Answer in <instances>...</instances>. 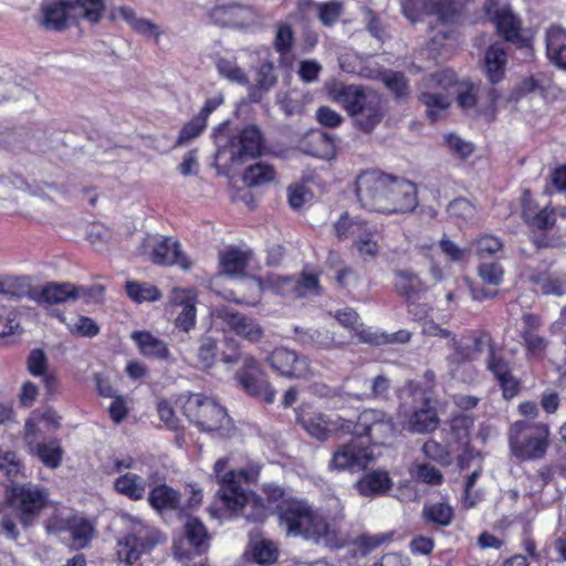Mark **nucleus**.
<instances>
[{
    "instance_id": "obj_1",
    "label": "nucleus",
    "mask_w": 566,
    "mask_h": 566,
    "mask_svg": "<svg viewBox=\"0 0 566 566\" xmlns=\"http://www.w3.org/2000/svg\"><path fill=\"white\" fill-rule=\"evenodd\" d=\"M261 492L275 504L277 524L289 536L318 539L328 532L325 517L306 499L287 492L276 483H263Z\"/></svg>"
},
{
    "instance_id": "obj_2",
    "label": "nucleus",
    "mask_w": 566,
    "mask_h": 566,
    "mask_svg": "<svg viewBox=\"0 0 566 566\" xmlns=\"http://www.w3.org/2000/svg\"><path fill=\"white\" fill-rule=\"evenodd\" d=\"M228 465L227 457L219 458L213 464V476L219 489L208 506V512L220 520L239 516L247 502V492H250L242 484L256 483L260 475L259 469L227 470Z\"/></svg>"
},
{
    "instance_id": "obj_3",
    "label": "nucleus",
    "mask_w": 566,
    "mask_h": 566,
    "mask_svg": "<svg viewBox=\"0 0 566 566\" xmlns=\"http://www.w3.org/2000/svg\"><path fill=\"white\" fill-rule=\"evenodd\" d=\"M329 96L346 111L355 128L363 134H371L387 113L384 96L361 85L335 83L329 88Z\"/></svg>"
},
{
    "instance_id": "obj_4",
    "label": "nucleus",
    "mask_w": 566,
    "mask_h": 566,
    "mask_svg": "<svg viewBox=\"0 0 566 566\" xmlns=\"http://www.w3.org/2000/svg\"><path fill=\"white\" fill-rule=\"evenodd\" d=\"M390 175L378 169L361 171L355 181V193L360 207L370 212L385 214L396 210L407 208L409 205V193L411 190L408 184H401V190L406 191L402 202L388 199Z\"/></svg>"
},
{
    "instance_id": "obj_5",
    "label": "nucleus",
    "mask_w": 566,
    "mask_h": 566,
    "mask_svg": "<svg viewBox=\"0 0 566 566\" xmlns=\"http://www.w3.org/2000/svg\"><path fill=\"white\" fill-rule=\"evenodd\" d=\"M520 207L532 245L537 250L558 247V239L551 233L557 223L556 208L551 202L541 208L528 188L522 190Z\"/></svg>"
},
{
    "instance_id": "obj_6",
    "label": "nucleus",
    "mask_w": 566,
    "mask_h": 566,
    "mask_svg": "<svg viewBox=\"0 0 566 566\" xmlns=\"http://www.w3.org/2000/svg\"><path fill=\"white\" fill-rule=\"evenodd\" d=\"M549 436L547 423L517 420L507 432L510 451L520 461L543 459L549 447Z\"/></svg>"
},
{
    "instance_id": "obj_7",
    "label": "nucleus",
    "mask_w": 566,
    "mask_h": 566,
    "mask_svg": "<svg viewBox=\"0 0 566 566\" xmlns=\"http://www.w3.org/2000/svg\"><path fill=\"white\" fill-rule=\"evenodd\" d=\"M338 422L339 431L354 436L368 450L371 446L385 444L395 432L392 418L379 409H364L356 421L339 418Z\"/></svg>"
},
{
    "instance_id": "obj_8",
    "label": "nucleus",
    "mask_w": 566,
    "mask_h": 566,
    "mask_svg": "<svg viewBox=\"0 0 566 566\" xmlns=\"http://www.w3.org/2000/svg\"><path fill=\"white\" fill-rule=\"evenodd\" d=\"M434 335L448 339V361L452 365H465L475 361L484 353L485 346L493 337L492 333L485 328L467 329L458 335L448 328L434 326Z\"/></svg>"
},
{
    "instance_id": "obj_9",
    "label": "nucleus",
    "mask_w": 566,
    "mask_h": 566,
    "mask_svg": "<svg viewBox=\"0 0 566 566\" xmlns=\"http://www.w3.org/2000/svg\"><path fill=\"white\" fill-rule=\"evenodd\" d=\"M6 502L19 523L29 528L48 506L49 494L44 488L31 483L13 484L6 490Z\"/></svg>"
},
{
    "instance_id": "obj_10",
    "label": "nucleus",
    "mask_w": 566,
    "mask_h": 566,
    "mask_svg": "<svg viewBox=\"0 0 566 566\" xmlns=\"http://www.w3.org/2000/svg\"><path fill=\"white\" fill-rule=\"evenodd\" d=\"M181 409L184 416L201 431L219 432L230 422L227 409L202 392L190 394Z\"/></svg>"
},
{
    "instance_id": "obj_11",
    "label": "nucleus",
    "mask_w": 566,
    "mask_h": 566,
    "mask_svg": "<svg viewBox=\"0 0 566 566\" xmlns=\"http://www.w3.org/2000/svg\"><path fill=\"white\" fill-rule=\"evenodd\" d=\"M482 12L486 21L494 25L495 32L517 49H532V36L523 32L522 20L510 4L502 6L500 0H484Z\"/></svg>"
},
{
    "instance_id": "obj_12",
    "label": "nucleus",
    "mask_w": 566,
    "mask_h": 566,
    "mask_svg": "<svg viewBox=\"0 0 566 566\" xmlns=\"http://www.w3.org/2000/svg\"><path fill=\"white\" fill-rule=\"evenodd\" d=\"M166 542V536L157 527L139 523L132 532L119 537L116 543V556L118 562L133 565L144 554H149L160 544Z\"/></svg>"
},
{
    "instance_id": "obj_13",
    "label": "nucleus",
    "mask_w": 566,
    "mask_h": 566,
    "mask_svg": "<svg viewBox=\"0 0 566 566\" xmlns=\"http://www.w3.org/2000/svg\"><path fill=\"white\" fill-rule=\"evenodd\" d=\"M484 352H486V369L496 380L503 399L510 401L517 397L522 391L523 382L513 374L512 363L504 355V344L492 337Z\"/></svg>"
},
{
    "instance_id": "obj_14",
    "label": "nucleus",
    "mask_w": 566,
    "mask_h": 566,
    "mask_svg": "<svg viewBox=\"0 0 566 566\" xmlns=\"http://www.w3.org/2000/svg\"><path fill=\"white\" fill-rule=\"evenodd\" d=\"M237 379L248 395L261 398L266 403L274 401L276 391L254 356L249 355L243 358V365L237 373Z\"/></svg>"
},
{
    "instance_id": "obj_15",
    "label": "nucleus",
    "mask_w": 566,
    "mask_h": 566,
    "mask_svg": "<svg viewBox=\"0 0 566 566\" xmlns=\"http://www.w3.org/2000/svg\"><path fill=\"white\" fill-rule=\"evenodd\" d=\"M543 325L542 317L535 313L522 315L520 337L527 359H541L548 348V339L538 332Z\"/></svg>"
},
{
    "instance_id": "obj_16",
    "label": "nucleus",
    "mask_w": 566,
    "mask_h": 566,
    "mask_svg": "<svg viewBox=\"0 0 566 566\" xmlns=\"http://www.w3.org/2000/svg\"><path fill=\"white\" fill-rule=\"evenodd\" d=\"M273 370L286 378H303L308 374L310 365L305 357L286 347H275L266 357Z\"/></svg>"
},
{
    "instance_id": "obj_17",
    "label": "nucleus",
    "mask_w": 566,
    "mask_h": 566,
    "mask_svg": "<svg viewBox=\"0 0 566 566\" xmlns=\"http://www.w3.org/2000/svg\"><path fill=\"white\" fill-rule=\"evenodd\" d=\"M263 149V136L261 130L254 126H245L237 136L230 139L231 161L243 164L250 158L261 155Z\"/></svg>"
},
{
    "instance_id": "obj_18",
    "label": "nucleus",
    "mask_w": 566,
    "mask_h": 566,
    "mask_svg": "<svg viewBox=\"0 0 566 566\" xmlns=\"http://www.w3.org/2000/svg\"><path fill=\"white\" fill-rule=\"evenodd\" d=\"M218 317L231 332L249 343L256 344L264 337L263 327L253 317L229 308L219 310Z\"/></svg>"
},
{
    "instance_id": "obj_19",
    "label": "nucleus",
    "mask_w": 566,
    "mask_h": 566,
    "mask_svg": "<svg viewBox=\"0 0 566 566\" xmlns=\"http://www.w3.org/2000/svg\"><path fill=\"white\" fill-rule=\"evenodd\" d=\"M371 459V452L354 436L348 443L339 447L333 454L332 465L337 470H363Z\"/></svg>"
},
{
    "instance_id": "obj_20",
    "label": "nucleus",
    "mask_w": 566,
    "mask_h": 566,
    "mask_svg": "<svg viewBox=\"0 0 566 566\" xmlns=\"http://www.w3.org/2000/svg\"><path fill=\"white\" fill-rule=\"evenodd\" d=\"M394 290L405 300L408 305V311L413 313L412 306L415 303L428 292V284L411 270H395L394 271ZM418 313L415 312V315Z\"/></svg>"
},
{
    "instance_id": "obj_21",
    "label": "nucleus",
    "mask_w": 566,
    "mask_h": 566,
    "mask_svg": "<svg viewBox=\"0 0 566 566\" xmlns=\"http://www.w3.org/2000/svg\"><path fill=\"white\" fill-rule=\"evenodd\" d=\"M300 148L310 156L325 160L334 159L337 153L335 138L318 129L306 133L301 139Z\"/></svg>"
},
{
    "instance_id": "obj_22",
    "label": "nucleus",
    "mask_w": 566,
    "mask_h": 566,
    "mask_svg": "<svg viewBox=\"0 0 566 566\" xmlns=\"http://www.w3.org/2000/svg\"><path fill=\"white\" fill-rule=\"evenodd\" d=\"M474 424V418L465 413L453 415L449 422V429H443V439L449 447L457 450L465 449L471 443V430Z\"/></svg>"
},
{
    "instance_id": "obj_23",
    "label": "nucleus",
    "mask_w": 566,
    "mask_h": 566,
    "mask_svg": "<svg viewBox=\"0 0 566 566\" xmlns=\"http://www.w3.org/2000/svg\"><path fill=\"white\" fill-rule=\"evenodd\" d=\"M150 261L157 265L178 264L184 270L191 266L190 260L182 253L180 243L171 238H163L151 250Z\"/></svg>"
},
{
    "instance_id": "obj_24",
    "label": "nucleus",
    "mask_w": 566,
    "mask_h": 566,
    "mask_svg": "<svg viewBox=\"0 0 566 566\" xmlns=\"http://www.w3.org/2000/svg\"><path fill=\"white\" fill-rule=\"evenodd\" d=\"M507 64V52L504 46L499 43H492L484 53L482 70L488 81L495 85L505 77Z\"/></svg>"
},
{
    "instance_id": "obj_25",
    "label": "nucleus",
    "mask_w": 566,
    "mask_h": 566,
    "mask_svg": "<svg viewBox=\"0 0 566 566\" xmlns=\"http://www.w3.org/2000/svg\"><path fill=\"white\" fill-rule=\"evenodd\" d=\"M147 502L158 513H178V509H180V492L167 483L156 484L148 492Z\"/></svg>"
},
{
    "instance_id": "obj_26",
    "label": "nucleus",
    "mask_w": 566,
    "mask_h": 566,
    "mask_svg": "<svg viewBox=\"0 0 566 566\" xmlns=\"http://www.w3.org/2000/svg\"><path fill=\"white\" fill-rule=\"evenodd\" d=\"M130 338L144 357L158 360H167L170 357L168 345L149 331H134Z\"/></svg>"
},
{
    "instance_id": "obj_27",
    "label": "nucleus",
    "mask_w": 566,
    "mask_h": 566,
    "mask_svg": "<svg viewBox=\"0 0 566 566\" xmlns=\"http://www.w3.org/2000/svg\"><path fill=\"white\" fill-rule=\"evenodd\" d=\"M28 453L50 470L60 468L64 457L63 447L57 438L39 441L28 449Z\"/></svg>"
},
{
    "instance_id": "obj_28",
    "label": "nucleus",
    "mask_w": 566,
    "mask_h": 566,
    "mask_svg": "<svg viewBox=\"0 0 566 566\" xmlns=\"http://www.w3.org/2000/svg\"><path fill=\"white\" fill-rule=\"evenodd\" d=\"M117 15L123 18L134 32L145 38H155L156 43H158L161 31L156 23L144 18H137L135 10L128 6H120L114 9L112 18L115 19Z\"/></svg>"
},
{
    "instance_id": "obj_29",
    "label": "nucleus",
    "mask_w": 566,
    "mask_h": 566,
    "mask_svg": "<svg viewBox=\"0 0 566 566\" xmlns=\"http://www.w3.org/2000/svg\"><path fill=\"white\" fill-rule=\"evenodd\" d=\"M184 535L193 553L201 555L210 546L211 536L203 522L196 516H189L184 525Z\"/></svg>"
},
{
    "instance_id": "obj_30",
    "label": "nucleus",
    "mask_w": 566,
    "mask_h": 566,
    "mask_svg": "<svg viewBox=\"0 0 566 566\" xmlns=\"http://www.w3.org/2000/svg\"><path fill=\"white\" fill-rule=\"evenodd\" d=\"M71 9L60 0L41 7V25L48 31L61 32L67 28Z\"/></svg>"
},
{
    "instance_id": "obj_31",
    "label": "nucleus",
    "mask_w": 566,
    "mask_h": 566,
    "mask_svg": "<svg viewBox=\"0 0 566 566\" xmlns=\"http://www.w3.org/2000/svg\"><path fill=\"white\" fill-rule=\"evenodd\" d=\"M274 507L275 504H270L265 495L263 497L254 491H250L247 492V502L239 515L245 510L244 517L247 521L263 524L270 516L275 515Z\"/></svg>"
},
{
    "instance_id": "obj_32",
    "label": "nucleus",
    "mask_w": 566,
    "mask_h": 566,
    "mask_svg": "<svg viewBox=\"0 0 566 566\" xmlns=\"http://www.w3.org/2000/svg\"><path fill=\"white\" fill-rule=\"evenodd\" d=\"M113 489L119 495L137 502L145 497L147 484L145 479L139 474L127 472L114 480Z\"/></svg>"
},
{
    "instance_id": "obj_33",
    "label": "nucleus",
    "mask_w": 566,
    "mask_h": 566,
    "mask_svg": "<svg viewBox=\"0 0 566 566\" xmlns=\"http://www.w3.org/2000/svg\"><path fill=\"white\" fill-rule=\"evenodd\" d=\"M250 254L239 248L230 247L219 253L220 270L230 276L245 275Z\"/></svg>"
},
{
    "instance_id": "obj_34",
    "label": "nucleus",
    "mask_w": 566,
    "mask_h": 566,
    "mask_svg": "<svg viewBox=\"0 0 566 566\" xmlns=\"http://www.w3.org/2000/svg\"><path fill=\"white\" fill-rule=\"evenodd\" d=\"M401 184H408L411 188V190H408L409 193V205L407 208H402L401 210H396L391 212H386L385 214H398V213H407L413 211L418 206V189L417 185L408 179H405L402 177L390 175V186L389 187V193L388 199H391V201H398L402 202L405 200V190H401Z\"/></svg>"
},
{
    "instance_id": "obj_35",
    "label": "nucleus",
    "mask_w": 566,
    "mask_h": 566,
    "mask_svg": "<svg viewBox=\"0 0 566 566\" xmlns=\"http://www.w3.org/2000/svg\"><path fill=\"white\" fill-rule=\"evenodd\" d=\"M368 223L358 218H350L348 212H344L334 223V233L338 241L352 239L353 242L361 234L366 233Z\"/></svg>"
},
{
    "instance_id": "obj_36",
    "label": "nucleus",
    "mask_w": 566,
    "mask_h": 566,
    "mask_svg": "<svg viewBox=\"0 0 566 566\" xmlns=\"http://www.w3.org/2000/svg\"><path fill=\"white\" fill-rule=\"evenodd\" d=\"M77 285L63 282H51L44 285L40 293V300L48 304H60L67 301H76Z\"/></svg>"
},
{
    "instance_id": "obj_37",
    "label": "nucleus",
    "mask_w": 566,
    "mask_h": 566,
    "mask_svg": "<svg viewBox=\"0 0 566 566\" xmlns=\"http://www.w3.org/2000/svg\"><path fill=\"white\" fill-rule=\"evenodd\" d=\"M418 99L426 106V116L431 124L441 119L451 105L448 95L443 93L421 92Z\"/></svg>"
},
{
    "instance_id": "obj_38",
    "label": "nucleus",
    "mask_w": 566,
    "mask_h": 566,
    "mask_svg": "<svg viewBox=\"0 0 566 566\" xmlns=\"http://www.w3.org/2000/svg\"><path fill=\"white\" fill-rule=\"evenodd\" d=\"M69 534L76 548H85L95 535V526L87 517L72 513Z\"/></svg>"
},
{
    "instance_id": "obj_39",
    "label": "nucleus",
    "mask_w": 566,
    "mask_h": 566,
    "mask_svg": "<svg viewBox=\"0 0 566 566\" xmlns=\"http://www.w3.org/2000/svg\"><path fill=\"white\" fill-rule=\"evenodd\" d=\"M124 290L128 298L136 304L157 302L163 297L160 290L149 282L129 280L126 281Z\"/></svg>"
},
{
    "instance_id": "obj_40",
    "label": "nucleus",
    "mask_w": 566,
    "mask_h": 566,
    "mask_svg": "<svg viewBox=\"0 0 566 566\" xmlns=\"http://www.w3.org/2000/svg\"><path fill=\"white\" fill-rule=\"evenodd\" d=\"M276 82L277 77L273 63L269 61L262 62L255 72V85L251 87L249 93L251 101L259 102L261 93L268 92Z\"/></svg>"
},
{
    "instance_id": "obj_41",
    "label": "nucleus",
    "mask_w": 566,
    "mask_h": 566,
    "mask_svg": "<svg viewBox=\"0 0 566 566\" xmlns=\"http://www.w3.org/2000/svg\"><path fill=\"white\" fill-rule=\"evenodd\" d=\"M2 295L10 297H33L32 279L29 275L2 274Z\"/></svg>"
},
{
    "instance_id": "obj_42",
    "label": "nucleus",
    "mask_w": 566,
    "mask_h": 566,
    "mask_svg": "<svg viewBox=\"0 0 566 566\" xmlns=\"http://www.w3.org/2000/svg\"><path fill=\"white\" fill-rule=\"evenodd\" d=\"M295 43V32L287 22H279L275 25V34L273 39V49L280 56V61H284L291 55Z\"/></svg>"
},
{
    "instance_id": "obj_43",
    "label": "nucleus",
    "mask_w": 566,
    "mask_h": 566,
    "mask_svg": "<svg viewBox=\"0 0 566 566\" xmlns=\"http://www.w3.org/2000/svg\"><path fill=\"white\" fill-rule=\"evenodd\" d=\"M422 517L426 523L447 527L454 520V510L447 502H437L423 507Z\"/></svg>"
},
{
    "instance_id": "obj_44",
    "label": "nucleus",
    "mask_w": 566,
    "mask_h": 566,
    "mask_svg": "<svg viewBox=\"0 0 566 566\" xmlns=\"http://www.w3.org/2000/svg\"><path fill=\"white\" fill-rule=\"evenodd\" d=\"M391 480L387 472L373 471L366 474L357 484L364 495L384 494L391 488Z\"/></svg>"
},
{
    "instance_id": "obj_45",
    "label": "nucleus",
    "mask_w": 566,
    "mask_h": 566,
    "mask_svg": "<svg viewBox=\"0 0 566 566\" xmlns=\"http://www.w3.org/2000/svg\"><path fill=\"white\" fill-rule=\"evenodd\" d=\"M427 13L437 15L442 24H453L460 15L455 0H429Z\"/></svg>"
},
{
    "instance_id": "obj_46",
    "label": "nucleus",
    "mask_w": 566,
    "mask_h": 566,
    "mask_svg": "<svg viewBox=\"0 0 566 566\" xmlns=\"http://www.w3.org/2000/svg\"><path fill=\"white\" fill-rule=\"evenodd\" d=\"M275 175L273 166L265 163H256L245 168L242 179L248 187H256L274 180Z\"/></svg>"
},
{
    "instance_id": "obj_47",
    "label": "nucleus",
    "mask_w": 566,
    "mask_h": 566,
    "mask_svg": "<svg viewBox=\"0 0 566 566\" xmlns=\"http://www.w3.org/2000/svg\"><path fill=\"white\" fill-rule=\"evenodd\" d=\"M439 422V417L434 410L419 409L411 415L409 426L412 432L429 433L438 428Z\"/></svg>"
},
{
    "instance_id": "obj_48",
    "label": "nucleus",
    "mask_w": 566,
    "mask_h": 566,
    "mask_svg": "<svg viewBox=\"0 0 566 566\" xmlns=\"http://www.w3.org/2000/svg\"><path fill=\"white\" fill-rule=\"evenodd\" d=\"M360 338L375 346L380 345H388V344H405L408 343L411 338L410 332L406 329H400L392 334L387 333H378V332H370V331H364L360 334Z\"/></svg>"
},
{
    "instance_id": "obj_49",
    "label": "nucleus",
    "mask_w": 566,
    "mask_h": 566,
    "mask_svg": "<svg viewBox=\"0 0 566 566\" xmlns=\"http://www.w3.org/2000/svg\"><path fill=\"white\" fill-rule=\"evenodd\" d=\"M24 464L19 455L13 451H6L0 454V471L11 482V485L18 484L17 480L23 476Z\"/></svg>"
},
{
    "instance_id": "obj_50",
    "label": "nucleus",
    "mask_w": 566,
    "mask_h": 566,
    "mask_svg": "<svg viewBox=\"0 0 566 566\" xmlns=\"http://www.w3.org/2000/svg\"><path fill=\"white\" fill-rule=\"evenodd\" d=\"M344 6L338 0H329L317 4V19L324 27H334L340 19Z\"/></svg>"
},
{
    "instance_id": "obj_51",
    "label": "nucleus",
    "mask_w": 566,
    "mask_h": 566,
    "mask_svg": "<svg viewBox=\"0 0 566 566\" xmlns=\"http://www.w3.org/2000/svg\"><path fill=\"white\" fill-rule=\"evenodd\" d=\"M448 444H442L433 439H429L422 446V452L426 458L437 462L442 467H449L452 462L451 449Z\"/></svg>"
},
{
    "instance_id": "obj_52",
    "label": "nucleus",
    "mask_w": 566,
    "mask_h": 566,
    "mask_svg": "<svg viewBox=\"0 0 566 566\" xmlns=\"http://www.w3.org/2000/svg\"><path fill=\"white\" fill-rule=\"evenodd\" d=\"M447 212L451 219L468 222L475 217L476 208L469 199L459 197L448 205Z\"/></svg>"
},
{
    "instance_id": "obj_53",
    "label": "nucleus",
    "mask_w": 566,
    "mask_h": 566,
    "mask_svg": "<svg viewBox=\"0 0 566 566\" xmlns=\"http://www.w3.org/2000/svg\"><path fill=\"white\" fill-rule=\"evenodd\" d=\"M252 558L256 564L271 565L279 558L276 545L269 539H261L252 547Z\"/></svg>"
},
{
    "instance_id": "obj_54",
    "label": "nucleus",
    "mask_w": 566,
    "mask_h": 566,
    "mask_svg": "<svg viewBox=\"0 0 566 566\" xmlns=\"http://www.w3.org/2000/svg\"><path fill=\"white\" fill-rule=\"evenodd\" d=\"M382 82L396 98H405L410 93L408 80L402 72L388 71L384 74Z\"/></svg>"
},
{
    "instance_id": "obj_55",
    "label": "nucleus",
    "mask_w": 566,
    "mask_h": 566,
    "mask_svg": "<svg viewBox=\"0 0 566 566\" xmlns=\"http://www.w3.org/2000/svg\"><path fill=\"white\" fill-rule=\"evenodd\" d=\"M472 245L475 249V254L480 259L493 256L496 252L501 251L503 248V242L500 238L493 234H483L476 238Z\"/></svg>"
},
{
    "instance_id": "obj_56",
    "label": "nucleus",
    "mask_w": 566,
    "mask_h": 566,
    "mask_svg": "<svg viewBox=\"0 0 566 566\" xmlns=\"http://www.w3.org/2000/svg\"><path fill=\"white\" fill-rule=\"evenodd\" d=\"M478 275L483 283L492 286H499L504 279V268L499 262H482L478 266Z\"/></svg>"
},
{
    "instance_id": "obj_57",
    "label": "nucleus",
    "mask_w": 566,
    "mask_h": 566,
    "mask_svg": "<svg viewBox=\"0 0 566 566\" xmlns=\"http://www.w3.org/2000/svg\"><path fill=\"white\" fill-rule=\"evenodd\" d=\"M219 74L232 82L245 85L249 78L238 64L229 59L220 57L216 63Z\"/></svg>"
},
{
    "instance_id": "obj_58",
    "label": "nucleus",
    "mask_w": 566,
    "mask_h": 566,
    "mask_svg": "<svg viewBox=\"0 0 566 566\" xmlns=\"http://www.w3.org/2000/svg\"><path fill=\"white\" fill-rule=\"evenodd\" d=\"M181 312L177 315L175 319V326L179 331L188 333L196 326L197 322V307L195 300H187L181 303Z\"/></svg>"
},
{
    "instance_id": "obj_59",
    "label": "nucleus",
    "mask_w": 566,
    "mask_h": 566,
    "mask_svg": "<svg viewBox=\"0 0 566 566\" xmlns=\"http://www.w3.org/2000/svg\"><path fill=\"white\" fill-rule=\"evenodd\" d=\"M218 354V343L210 336L201 337L198 348V361L202 368H210L214 365Z\"/></svg>"
},
{
    "instance_id": "obj_60",
    "label": "nucleus",
    "mask_w": 566,
    "mask_h": 566,
    "mask_svg": "<svg viewBox=\"0 0 566 566\" xmlns=\"http://www.w3.org/2000/svg\"><path fill=\"white\" fill-rule=\"evenodd\" d=\"M207 127L203 119L195 115L191 119L184 124L176 140V146H182L190 140L200 136Z\"/></svg>"
},
{
    "instance_id": "obj_61",
    "label": "nucleus",
    "mask_w": 566,
    "mask_h": 566,
    "mask_svg": "<svg viewBox=\"0 0 566 566\" xmlns=\"http://www.w3.org/2000/svg\"><path fill=\"white\" fill-rule=\"evenodd\" d=\"M457 92V104L463 112L475 108L478 104V87L472 82H461Z\"/></svg>"
},
{
    "instance_id": "obj_62",
    "label": "nucleus",
    "mask_w": 566,
    "mask_h": 566,
    "mask_svg": "<svg viewBox=\"0 0 566 566\" xmlns=\"http://www.w3.org/2000/svg\"><path fill=\"white\" fill-rule=\"evenodd\" d=\"M72 522V513L64 514L60 511H54L44 522V528L48 534L62 535L69 533Z\"/></svg>"
},
{
    "instance_id": "obj_63",
    "label": "nucleus",
    "mask_w": 566,
    "mask_h": 566,
    "mask_svg": "<svg viewBox=\"0 0 566 566\" xmlns=\"http://www.w3.org/2000/svg\"><path fill=\"white\" fill-rule=\"evenodd\" d=\"M439 248L443 255L451 262H465L468 261L470 255L469 249L459 247L457 243H454L447 237H443L439 241Z\"/></svg>"
},
{
    "instance_id": "obj_64",
    "label": "nucleus",
    "mask_w": 566,
    "mask_h": 566,
    "mask_svg": "<svg viewBox=\"0 0 566 566\" xmlns=\"http://www.w3.org/2000/svg\"><path fill=\"white\" fill-rule=\"evenodd\" d=\"M27 370L30 375L39 377L49 371V360L43 349L34 348L27 358Z\"/></svg>"
}]
</instances>
